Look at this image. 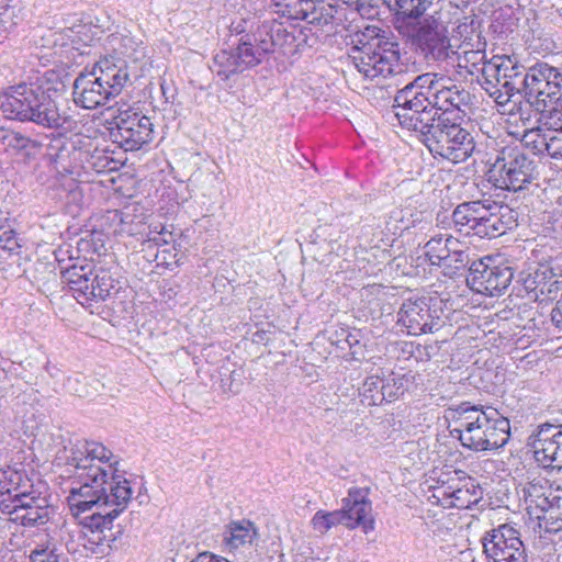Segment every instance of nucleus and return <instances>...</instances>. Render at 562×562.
<instances>
[{
  "instance_id": "f257e3e1",
  "label": "nucleus",
  "mask_w": 562,
  "mask_h": 562,
  "mask_svg": "<svg viewBox=\"0 0 562 562\" xmlns=\"http://www.w3.org/2000/svg\"><path fill=\"white\" fill-rule=\"evenodd\" d=\"M40 446L45 462L52 459L65 470L60 477L70 481L67 502L72 515L92 531H100V540H116L112 531L113 520L127 507L133 491L131 482L115 475L110 463L112 452L99 442H85L70 449L65 446L60 430L42 432Z\"/></svg>"
},
{
  "instance_id": "f03ea898",
  "label": "nucleus",
  "mask_w": 562,
  "mask_h": 562,
  "mask_svg": "<svg viewBox=\"0 0 562 562\" xmlns=\"http://www.w3.org/2000/svg\"><path fill=\"white\" fill-rule=\"evenodd\" d=\"M447 412L454 425L450 434L465 449L475 452L494 451L503 448L509 440V420L495 408L462 402L449 407Z\"/></svg>"
},
{
  "instance_id": "7ed1b4c3",
  "label": "nucleus",
  "mask_w": 562,
  "mask_h": 562,
  "mask_svg": "<svg viewBox=\"0 0 562 562\" xmlns=\"http://www.w3.org/2000/svg\"><path fill=\"white\" fill-rule=\"evenodd\" d=\"M349 58L355 68L369 80L395 77L406 72L401 63L400 45L374 25L350 35Z\"/></svg>"
},
{
  "instance_id": "20e7f679",
  "label": "nucleus",
  "mask_w": 562,
  "mask_h": 562,
  "mask_svg": "<svg viewBox=\"0 0 562 562\" xmlns=\"http://www.w3.org/2000/svg\"><path fill=\"white\" fill-rule=\"evenodd\" d=\"M130 81L126 60L106 56L85 69L72 85L74 101L83 109H97L116 98Z\"/></svg>"
},
{
  "instance_id": "39448f33",
  "label": "nucleus",
  "mask_w": 562,
  "mask_h": 562,
  "mask_svg": "<svg viewBox=\"0 0 562 562\" xmlns=\"http://www.w3.org/2000/svg\"><path fill=\"white\" fill-rule=\"evenodd\" d=\"M419 133L420 142L428 148L434 157H440L453 164L465 161L475 149L473 135L460 123L452 122L448 116L440 115L436 122L420 127L404 126Z\"/></svg>"
},
{
  "instance_id": "423d86ee",
  "label": "nucleus",
  "mask_w": 562,
  "mask_h": 562,
  "mask_svg": "<svg viewBox=\"0 0 562 562\" xmlns=\"http://www.w3.org/2000/svg\"><path fill=\"white\" fill-rule=\"evenodd\" d=\"M400 31L411 37L412 43L420 50L427 60L453 66L456 61L461 66L460 56L449 37L448 23L442 14L436 12L417 21L412 30L400 26Z\"/></svg>"
},
{
  "instance_id": "0eeeda50",
  "label": "nucleus",
  "mask_w": 562,
  "mask_h": 562,
  "mask_svg": "<svg viewBox=\"0 0 562 562\" xmlns=\"http://www.w3.org/2000/svg\"><path fill=\"white\" fill-rule=\"evenodd\" d=\"M537 177V161L518 146L501 148L487 171L495 188L513 192L526 190Z\"/></svg>"
},
{
  "instance_id": "6e6552de",
  "label": "nucleus",
  "mask_w": 562,
  "mask_h": 562,
  "mask_svg": "<svg viewBox=\"0 0 562 562\" xmlns=\"http://www.w3.org/2000/svg\"><path fill=\"white\" fill-rule=\"evenodd\" d=\"M61 32L47 29L37 41V60L42 67L52 68L41 71L37 68V93L40 98H59L65 89L64 78L67 72L61 60L67 43Z\"/></svg>"
},
{
  "instance_id": "1a4fd4ad",
  "label": "nucleus",
  "mask_w": 562,
  "mask_h": 562,
  "mask_svg": "<svg viewBox=\"0 0 562 562\" xmlns=\"http://www.w3.org/2000/svg\"><path fill=\"white\" fill-rule=\"evenodd\" d=\"M524 97L531 100L544 117L562 115V74L548 64H537L525 74Z\"/></svg>"
},
{
  "instance_id": "9d476101",
  "label": "nucleus",
  "mask_w": 562,
  "mask_h": 562,
  "mask_svg": "<svg viewBox=\"0 0 562 562\" xmlns=\"http://www.w3.org/2000/svg\"><path fill=\"white\" fill-rule=\"evenodd\" d=\"M271 44L265 43L261 48H255L250 35L246 34L233 42L228 49L217 52L210 65V69L222 80H228L245 70L259 65Z\"/></svg>"
},
{
  "instance_id": "9b49d317",
  "label": "nucleus",
  "mask_w": 562,
  "mask_h": 562,
  "mask_svg": "<svg viewBox=\"0 0 562 562\" xmlns=\"http://www.w3.org/2000/svg\"><path fill=\"white\" fill-rule=\"evenodd\" d=\"M443 77L432 72L419 75L396 93L394 111L401 126H412L415 116L430 104L431 92Z\"/></svg>"
},
{
  "instance_id": "f8f14e48",
  "label": "nucleus",
  "mask_w": 562,
  "mask_h": 562,
  "mask_svg": "<svg viewBox=\"0 0 562 562\" xmlns=\"http://www.w3.org/2000/svg\"><path fill=\"white\" fill-rule=\"evenodd\" d=\"M485 562H528L520 531L503 524L487 531L482 539Z\"/></svg>"
},
{
  "instance_id": "ddd939ff",
  "label": "nucleus",
  "mask_w": 562,
  "mask_h": 562,
  "mask_svg": "<svg viewBox=\"0 0 562 562\" xmlns=\"http://www.w3.org/2000/svg\"><path fill=\"white\" fill-rule=\"evenodd\" d=\"M113 124L111 136L125 150H138L153 139L154 124L150 117L134 109L117 110Z\"/></svg>"
},
{
  "instance_id": "4468645a",
  "label": "nucleus",
  "mask_w": 562,
  "mask_h": 562,
  "mask_svg": "<svg viewBox=\"0 0 562 562\" xmlns=\"http://www.w3.org/2000/svg\"><path fill=\"white\" fill-rule=\"evenodd\" d=\"M471 100L472 95L467 89L451 83L449 78L443 77L436 90L431 92L430 104L415 116L414 125L423 127L428 122L439 120L441 114L447 116L452 110L464 112L463 108L469 106Z\"/></svg>"
},
{
  "instance_id": "2eb2a0df",
  "label": "nucleus",
  "mask_w": 562,
  "mask_h": 562,
  "mask_svg": "<svg viewBox=\"0 0 562 562\" xmlns=\"http://www.w3.org/2000/svg\"><path fill=\"white\" fill-rule=\"evenodd\" d=\"M49 502L42 512L37 504V562H67L60 536L63 517Z\"/></svg>"
},
{
  "instance_id": "dca6fc26",
  "label": "nucleus",
  "mask_w": 562,
  "mask_h": 562,
  "mask_svg": "<svg viewBox=\"0 0 562 562\" xmlns=\"http://www.w3.org/2000/svg\"><path fill=\"white\" fill-rule=\"evenodd\" d=\"M513 277L510 267L497 266L492 258L485 257L471 262L467 284L480 294L498 296L509 286Z\"/></svg>"
},
{
  "instance_id": "f3484780",
  "label": "nucleus",
  "mask_w": 562,
  "mask_h": 562,
  "mask_svg": "<svg viewBox=\"0 0 562 562\" xmlns=\"http://www.w3.org/2000/svg\"><path fill=\"white\" fill-rule=\"evenodd\" d=\"M529 446L542 468L562 471V424L539 425L529 437Z\"/></svg>"
},
{
  "instance_id": "a211bd4d",
  "label": "nucleus",
  "mask_w": 562,
  "mask_h": 562,
  "mask_svg": "<svg viewBox=\"0 0 562 562\" xmlns=\"http://www.w3.org/2000/svg\"><path fill=\"white\" fill-rule=\"evenodd\" d=\"M397 324L409 335L432 333L439 327V317L434 316L426 297L405 300L397 313Z\"/></svg>"
},
{
  "instance_id": "6ab92c4d",
  "label": "nucleus",
  "mask_w": 562,
  "mask_h": 562,
  "mask_svg": "<svg viewBox=\"0 0 562 562\" xmlns=\"http://www.w3.org/2000/svg\"><path fill=\"white\" fill-rule=\"evenodd\" d=\"M522 284L536 300H555L562 293V267L553 262L540 263L522 279Z\"/></svg>"
},
{
  "instance_id": "aec40b11",
  "label": "nucleus",
  "mask_w": 562,
  "mask_h": 562,
  "mask_svg": "<svg viewBox=\"0 0 562 562\" xmlns=\"http://www.w3.org/2000/svg\"><path fill=\"white\" fill-rule=\"evenodd\" d=\"M369 493V487H352L348 491L347 497L342 498V507L339 510L345 516V527L348 529L361 527L364 533L374 529Z\"/></svg>"
},
{
  "instance_id": "412c9836",
  "label": "nucleus",
  "mask_w": 562,
  "mask_h": 562,
  "mask_svg": "<svg viewBox=\"0 0 562 562\" xmlns=\"http://www.w3.org/2000/svg\"><path fill=\"white\" fill-rule=\"evenodd\" d=\"M33 83L22 82L0 94V111L10 120L35 122Z\"/></svg>"
},
{
  "instance_id": "4be33fe9",
  "label": "nucleus",
  "mask_w": 562,
  "mask_h": 562,
  "mask_svg": "<svg viewBox=\"0 0 562 562\" xmlns=\"http://www.w3.org/2000/svg\"><path fill=\"white\" fill-rule=\"evenodd\" d=\"M483 210L485 214L479 221L476 236L481 238H496L517 225L518 213L508 205L485 200Z\"/></svg>"
},
{
  "instance_id": "5701e85b",
  "label": "nucleus",
  "mask_w": 562,
  "mask_h": 562,
  "mask_svg": "<svg viewBox=\"0 0 562 562\" xmlns=\"http://www.w3.org/2000/svg\"><path fill=\"white\" fill-rule=\"evenodd\" d=\"M61 283L67 285L81 304L82 301H97V282L91 265H72L61 269Z\"/></svg>"
},
{
  "instance_id": "b1692460",
  "label": "nucleus",
  "mask_w": 562,
  "mask_h": 562,
  "mask_svg": "<svg viewBox=\"0 0 562 562\" xmlns=\"http://www.w3.org/2000/svg\"><path fill=\"white\" fill-rule=\"evenodd\" d=\"M479 82L499 105L507 104L512 97L517 93L516 83L506 80L505 76L501 72L499 66L496 65L493 58L484 63Z\"/></svg>"
},
{
  "instance_id": "393cba45",
  "label": "nucleus",
  "mask_w": 562,
  "mask_h": 562,
  "mask_svg": "<svg viewBox=\"0 0 562 562\" xmlns=\"http://www.w3.org/2000/svg\"><path fill=\"white\" fill-rule=\"evenodd\" d=\"M457 33L461 40L460 48L463 50V58L467 64L470 63L475 66L480 63L483 65L487 63L485 60L486 41L483 38L474 19L471 18L468 22V18H465V21L457 26Z\"/></svg>"
},
{
  "instance_id": "a878e982",
  "label": "nucleus",
  "mask_w": 562,
  "mask_h": 562,
  "mask_svg": "<svg viewBox=\"0 0 562 562\" xmlns=\"http://www.w3.org/2000/svg\"><path fill=\"white\" fill-rule=\"evenodd\" d=\"M513 114L518 115L519 121L525 127L524 139L527 144H529L543 127H554L558 125V121H560V119L553 117V114L544 117L547 113L540 111V109L537 110V108L531 104V100L527 99H525V102L518 104L516 112H513Z\"/></svg>"
},
{
  "instance_id": "bb28decb",
  "label": "nucleus",
  "mask_w": 562,
  "mask_h": 562,
  "mask_svg": "<svg viewBox=\"0 0 562 562\" xmlns=\"http://www.w3.org/2000/svg\"><path fill=\"white\" fill-rule=\"evenodd\" d=\"M522 496L530 516L538 515L539 510L557 497L549 480L541 476L535 477L522 487Z\"/></svg>"
},
{
  "instance_id": "cd10ccee",
  "label": "nucleus",
  "mask_w": 562,
  "mask_h": 562,
  "mask_svg": "<svg viewBox=\"0 0 562 562\" xmlns=\"http://www.w3.org/2000/svg\"><path fill=\"white\" fill-rule=\"evenodd\" d=\"M438 498L445 507L465 509L480 502L482 490L473 483H467L458 488L449 486L441 491Z\"/></svg>"
},
{
  "instance_id": "c85d7f7f",
  "label": "nucleus",
  "mask_w": 562,
  "mask_h": 562,
  "mask_svg": "<svg viewBox=\"0 0 562 562\" xmlns=\"http://www.w3.org/2000/svg\"><path fill=\"white\" fill-rule=\"evenodd\" d=\"M485 200H474L460 203L452 212V222L459 231L465 229L467 234H476L479 221L483 218Z\"/></svg>"
},
{
  "instance_id": "c756f323",
  "label": "nucleus",
  "mask_w": 562,
  "mask_h": 562,
  "mask_svg": "<svg viewBox=\"0 0 562 562\" xmlns=\"http://www.w3.org/2000/svg\"><path fill=\"white\" fill-rule=\"evenodd\" d=\"M258 539V530L249 520L232 521L223 532V543L229 549L252 546Z\"/></svg>"
},
{
  "instance_id": "7c9ffc66",
  "label": "nucleus",
  "mask_w": 562,
  "mask_h": 562,
  "mask_svg": "<svg viewBox=\"0 0 562 562\" xmlns=\"http://www.w3.org/2000/svg\"><path fill=\"white\" fill-rule=\"evenodd\" d=\"M11 505L5 504L7 499L0 502L2 510H8L12 516L13 521H20L23 526H34L35 517L32 516V504L35 502V496H32L25 492H14L11 496H8Z\"/></svg>"
},
{
  "instance_id": "2f4dec72",
  "label": "nucleus",
  "mask_w": 562,
  "mask_h": 562,
  "mask_svg": "<svg viewBox=\"0 0 562 562\" xmlns=\"http://www.w3.org/2000/svg\"><path fill=\"white\" fill-rule=\"evenodd\" d=\"M554 127L542 128L530 143L539 153L547 154L554 159H562V115Z\"/></svg>"
},
{
  "instance_id": "473e14b6",
  "label": "nucleus",
  "mask_w": 562,
  "mask_h": 562,
  "mask_svg": "<svg viewBox=\"0 0 562 562\" xmlns=\"http://www.w3.org/2000/svg\"><path fill=\"white\" fill-rule=\"evenodd\" d=\"M67 122V117L59 113L57 98H40L37 93V125L58 131Z\"/></svg>"
},
{
  "instance_id": "72a5a7b5",
  "label": "nucleus",
  "mask_w": 562,
  "mask_h": 562,
  "mask_svg": "<svg viewBox=\"0 0 562 562\" xmlns=\"http://www.w3.org/2000/svg\"><path fill=\"white\" fill-rule=\"evenodd\" d=\"M311 7L303 20L315 26L326 27L328 33L331 32L337 21L335 16L337 13L336 7L326 3L324 0H312Z\"/></svg>"
},
{
  "instance_id": "f704fd0d",
  "label": "nucleus",
  "mask_w": 562,
  "mask_h": 562,
  "mask_svg": "<svg viewBox=\"0 0 562 562\" xmlns=\"http://www.w3.org/2000/svg\"><path fill=\"white\" fill-rule=\"evenodd\" d=\"M533 517L544 532L554 533L562 530V497L557 496L551 504L539 510V514Z\"/></svg>"
},
{
  "instance_id": "c9c22d12",
  "label": "nucleus",
  "mask_w": 562,
  "mask_h": 562,
  "mask_svg": "<svg viewBox=\"0 0 562 562\" xmlns=\"http://www.w3.org/2000/svg\"><path fill=\"white\" fill-rule=\"evenodd\" d=\"M459 240L452 236L443 238L442 236L432 237L424 246V255L431 266L440 267L441 261L449 256L452 246H458Z\"/></svg>"
},
{
  "instance_id": "e433bc0d",
  "label": "nucleus",
  "mask_w": 562,
  "mask_h": 562,
  "mask_svg": "<svg viewBox=\"0 0 562 562\" xmlns=\"http://www.w3.org/2000/svg\"><path fill=\"white\" fill-rule=\"evenodd\" d=\"M259 36L260 40L258 41V44L255 45V48H261V46L265 43H270L271 47L268 50V53L273 52L276 46H280L283 44V42L286 41V37L294 38L291 34H289L283 25L281 23L273 22H263L262 25L259 27Z\"/></svg>"
},
{
  "instance_id": "4c0bfd02",
  "label": "nucleus",
  "mask_w": 562,
  "mask_h": 562,
  "mask_svg": "<svg viewBox=\"0 0 562 562\" xmlns=\"http://www.w3.org/2000/svg\"><path fill=\"white\" fill-rule=\"evenodd\" d=\"M494 61L499 66L501 72L505 76L506 80L516 83L517 93L522 92L525 87V71L524 66L519 65L517 60L509 56H494Z\"/></svg>"
},
{
  "instance_id": "58836bf2",
  "label": "nucleus",
  "mask_w": 562,
  "mask_h": 562,
  "mask_svg": "<svg viewBox=\"0 0 562 562\" xmlns=\"http://www.w3.org/2000/svg\"><path fill=\"white\" fill-rule=\"evenodd\" d=\"M276 12L291 20H303L312 8V0H272Z\"/></svg>"
},
{
  "instance_id": "ea45409f",
  "label": "nucleus",
  "mask_w": 562,
  "mask_h": 562,
  "mask_svg": "<svg viewBox=\"0 0 562 562\" xmlns=\"http://www.w3.org/2000/svg\"><path fill=\"white\" fill-rule=\"evenodd\" d=\"M384 3L398 14L407 18H419L431 4L432 0H383Z\"/></svg>"
},
{
  "instance_id": "a19ab883",
  "label": "nucleus",
  "mask_w": 562,
  "mask_h": 562,
  "mask_svg": "<svg viewBox=\"0 0 562 562\" xmlns=\"http://www.w3.org/2000/svg\"><path fill=\"white\" fill-rule=\"evenodd\" d=\"M53 138H49L48 135H46L43 139L37 140V149L43 150L42 153L44 159H47L49 164L58 162V160L64 156L65 151V139L61 136V133H55L53 132L50 134Z\"/></svg>"
},
{
  "instance_id": "79ce46f5",
  "label": "nucleus",
  "mask_w": 562,
  "mask_h": 562,
  "mask_svg": "<svg viewBox=\"0 0 562 562\" xmlns=\"http://www.w3.org/2000/svg\"><path fill=\"white\" fill-rule=\"evenodd\" d=\"M362 402L368 405H380L384 402L383 379L378 375L368 376L360 389Z\"/></svg>"
},
{
  "instance_id": "37998d69",
  "label": "nucleus",
  "mask_w": 562,
  "mask_h": 562,
  "mask_svg": "<svg viewBox=\"0 0 562 562\" xmlns=\"http://www.w3.org/2000/svg\"><path fill=\"white\" fill-rule=\"evenodd\" d=\"M409 379L404 374L391 373L383 379L384 402H393L402 396L408 389Z\"/></svg>"
},
{
  "instance_id": "c03bdc74",
  "label": "nucleus",
  "mask_w": 562,
  "mask_h": 562,
  "mask_svg": "<svg viewBox=\"0 0 562 562\" xmlns=\"http://www.w3.org/2000/svg\"><path fill=\"white\" fill-rule=\"evenodd\" d=\"M470 263V256L465 250L457 249L452 246L449 250V256L441 261L439 268H442L445 276L453 277L461 269H464Z\"/></svg>"
},
{
  "instance_id": "a18cd8bd",
  "label": "nucleus",
  "mask_w": 562,
  "mask_h": 562,
  "mask_svg": "<svg viewBox=\"0 0 562 562\" xmlns=\"http://www.w3.org/2000/svg\"><path fill=\"white\" fill-rule=\"evenodd\" d=\"M9 146L16 150L18 159L24 164H31L34 160L35 140L24 136L19 132H13L10 135Z\"/></svg>"
},
{
  "instance_id": "49530a36",
  "label": "nucleus",
  "mask_w": 562,
  "mask_h": 562,
  "mask_svg": "<svg viewBox=\"0 0 562 562\" xmlns=\"http://www.w3.org/2000/svg\"><path fill=\"white\" fill-rule=\"evenodd\" d=\"M345 516L340 514V510L325 512L318 510L312 518V526L315 531L325 533L335 526H345Z\"/></svg>"
},
{
  "instance_id": "de8ad7c7",
  "label": "nucleus",
  "mask_w": 562,
  "mask_h": 562,
  "mask_svg": "<svg viewBox=\"0 0 562 562\" xmlns=\"http://www.w3.org/2000/svg\"><path fill=\"white\" fill-rule=\"evenodd\" d=\"M94 282H97V301H105L113 292L116 291L115 280L111 272L104 268L93 269Z\"/></svg>"
},
{
  "instance_id": "09e8293b",
  "label": "nucleus",
  "mask_w": 562,
  "mask_h": 562,
  "mask_svg": "<svg viewBox=\"0 0 562 562\" xmlns=\"http://www.w3.org/2000/svg\"><path fill=\"white\" fill-rule=\"evenodd\" d=\"M121 54L136 61L145 57V47L142 42H136L134 37L125 35L121 40Z\"/></svg>"
},
{
  "instance_id": "8fccbe9b",
  "label": "nucleus",
  "mask_w": 562,
  "mask_h": 562,
  "mask_svg": "<svg viewBox=\"0 0 562 562\" xmlns=\"http://www.w3.org/2000/svg\"><path fill=\"white\" fill-rule=\"evenodd\" d=\"M342 233L341 224L339 222L319 225L315 229L316 237L327 241L330 245L331 250H334L333 244H336L341 238Z\"/></svg>"
},
{
  "instance_id": "3c124183",
  "label": "nucleus",
  "mask_w": 562,
  "mask_h": 562,
  "mask_svg": "<svg viewBox=\"0 0 562 562\" xmlns=\"http://www.w3.org/2000/svg\"><path fill=\"white\" fill-rule=\"evenodd\" d=\"M47 498L52 501L54 507L58 509V496L49 491V486L46 481L37 480V504L40 505V512L46 507Z\"/></svg>"
},
{
  "instance_id": "603ef678",
  "label": "nucleus",
  "mask_w": 562,
  "mask_h": 562,
  "mask_svg": "<svg viewBox=\"0 0 562 562\" xmlns=\"http://www.w3.org/2000/svg\"><path fill=\"white\" fill-rule=\"evenodd\" d=\"M344 344H346L349 347L350 355H351L352 359H358V357L362 355L363 345L358 339L357 333L356 334L349 333L346 336Z\"/></svg>"
},
{
  "instance_id": "864d4df0",
  "label": "nucleus",
  "mask_w": 562,
  "mask_h": 562,
  "mask_svg": "<svg viewBox=\"0 0 562 562\" xmlns=\"http://www.w3.org/2000/svg\"><path fill=\"white\" fill-rule=\"evenodd\" d=\"M0 247L13 251L15 247H20L13 231L8 229L0 232Z\"/></svg>"
},
{
  "instance_id": "5fc2aeb1",
  "label": "nucleus",
  "mask_w": 562,
  "mask_h": 562,
  "mask_svg": "<svg viewBox=\"0 0 562 562\" xmlns=\"http://www.w3.org/2000/svg\"><path fill=\"white\" fill-rule=\"evenodd\" d=\"M191 562H231V561H228L227 559H225L221 555L205 551V552L199 553L195 557V559H193Z\"/></svg>"
},
{
  "instance_id": "6e6d98bb",
  "label": "nucleus",
  "mask_w": 562,
  "mask_h": 562,
  "mask_svg": "<svg viewBox=\"0 0 562 562\" xmlns=\"http://www.w3.org/2000/svg\"><path fill=\"white\" fill-rule=\"evenodd\" d=\"M551 322L560 330H562V300L558 301L551 311Z\"/></svg>"
},
{
  "instance_id": "4d7b16f0",
  "label": "nucleus",
  "mask_w": 562,
  "mask_h": 562,
  "mask_svg": "<svg viewBox=\"0 0 562 562\" xmlns=\"http://www.w3.org/2000/svg\"><path fill=\"white\" fill-rule=\"evenodd\" d=\"M149 239L156 244L162 243L167 245L172 241V233L168 232L165 226H161L158 236L150 237Z\"/></svg>"
},
{
  "instance_id": "13d9d810",
  "label": "nucleus",
  "mask_w": 562,
  "mask_h": 562,
  "mask_svg": "<svg viewBox=\"0 0 562 562\" xmlns=\"http://www.w3.org/2000/svg\"><path fill=\"white\" fill-rule=\"evenodd\" d=\"M77 383H79L77 378H68L67 380V386L69 391L78 394L79 396H82L85 392L82 389L78 387Z\"/></svg>"
},
{
  "instance_id": "bf43d9fd",
  "label": "nucleus",
  "mask_w": 562,
  "mask_h": 562,
  "mask_svg": "<svg viewBox=\"0 0 562 562\" xmlns=\"http://www.w3.org/2000/svg\"><path fill=\"white\" fill-rule=\"evenodd\" d=\"M111 161L112 160L106 156L98 157V161H94L92 165L97 171H102L103 169L109 168Z\"/></svg>"
},
{
  "instance_id": "052dcab7",
  "label": "nucleus",
  "mask_w": 562,
  "mask_h": 562,
  "mask_svg": "<svg viewBox=\"0 0 562 562\" xmlns=\"http://www.w3.org/2000/svg\"><path fill=\"white\" fill-rule=\"evenodd\" d=\"M13 132H10L5 128H0V142H2L3 144H8L9 145V142H10V138L12 135Z\"/></svg>"
},
{
  "instance_id": "680f3d73",
  "label": "nucleus",
  "mask_w": 562,
  "mask_h": 562,
  "mask_svg": "<svg viewBox=\"0 0 562 562\" xmlns=\"http://www.w3.org/2000/svg\"><path fill=\"white\" fill-rule=\"evenodd\" d=\"M46 371L48 372V374L53 378H56L57 375H59L60 371L57 367L53 366H46Z\"/></svg>"
},
{
  "instance_id": "e2e57ef3",
  "label": "nucleus",
  "mask_w": 562,
  "mask_h": 562,
  "mask_svg": "<svg viewBox=\"0 0 562 562\" xmlns=\"http://www.w3.org/2000/svg\"><path fill=\"white\" fill-rule=\"evenodd\" d=\"M341 1L348 5H355L357 9L360 4H363L362 0H341Z\"/></svg>"
},
{
  "instance_id": "0e129e2a",
  "label": "nucleus",
  "mask_w": 562,
  "mask_h": 562,
  "mask_svg": "<svg viewBox=\"0 0 562 562\" xmlns=\"http://www.w3.org/2000/svg\"><path fill=\"white\" fill-rule=\"evenodd\" d=\"M161 226H162L161 224L150 225L149 234H157L158 235V232L160 231Z\"/></svg>"
},
{
  "instance_id": "69168bd1",
  "label": "nucleus",
  "mask_w": 562,
  "mask_h": 562,
  "mask_svg": "<svg viewBox=\"0 0 562 562\" xmlns=\"http://www.w3.org/2000/svg\"><path fill=\"white\" fill-rule=\"evenodd\" d=\"M29 560H30V562H35V560H36L35 549L31 550V552L29 554Z\"/></svg>"
},
{
  "instance_id": "338daca9",
  "label": "nucleus",
  "mask_w": 562,
  "mask_h": 562,
  "mask_svg": "<svg viewBox=\"0 0 562 562\" xmlns=\"http://www.w3.org/2000/svg\"><path fill=\"white\" fill-rule=\"evenodd\" d=\"M52 256L54 257V260H55V261H59V259L57 258V256H56L55 251H52Z\"/></svg>"
},
{
  "instance_id": "774afa93",
  "label": "nucleus",
  "mask_w": 562,
  "mask_h": 562,
  "mask_svg": "<svg viewBox=\"0 0 562 562\" xmlns=\"http://www.w3.org/2000/svg\"><path fill=\"white\" fill-rule=\"evenodd\" d=\"M57 267H59V273L61 274V269H65V268L61 267L60 263H57Z\"/></svg>"
}]
</instances>
